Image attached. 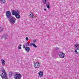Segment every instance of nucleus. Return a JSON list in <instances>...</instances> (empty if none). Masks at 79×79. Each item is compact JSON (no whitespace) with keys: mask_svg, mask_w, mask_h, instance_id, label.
<instances>
[{"mask_svg":"<svg viewBox=\"0 0 79 79\" xmlns=\"http://www.w3.org/2000/svg\"><path fill=\"white\" fill-rule=\"evenodd\" d=\"M47 10V9L46 8L44 9V11H46Z\"/></svg>","mask_w":79,"mask_h":79,"instance_id":"b1692460","label":"nucleus"},{"mask_svg":"<svg viewBox=\"0 0 79 79\" xmlns=\"http://www.w3.org/2000/svg\"><path fill=\"white\" fill-rule=\"evenodd\" d=\"M34 15L33 14H31V13H30V16L31 17V18H32L33 17H34Z\"/></svg>","mask_w":79,"mask_h":79,"instance_id":"a211bd4d","label":"nucleus"},{"mask_svg":"<svg viewBox=\"0 0 79 79\" xmlns=\"http://www.w3.org/2000/svg\"><path fill=\"white\" fill-rule=\"evenodd\" d=\"M6 16L8 19L10 24L12 25L14 24L15 23H16V18L12 16L11 15V12L10 11H7L6 12Z\"/></svg>","mask_w":79,"mask_h":79,"instance_id":"f257e3e1","label":"nucleus"},{"mask_svg":"<svg viewBox=\"0 0 79 79\" xmlns=\"http://www.w3.org/2000/svg\"><path fill=\"white\" fill-rule=\"evenodd\" d=\"M13 74V72H10L9 73V77H11V76H12V74Z\"/></svg>","mask_w":79,"mask_h":79,"instance_id":"2eb2a0df","label":"nucleus"},{"mask_svg":"<svg viewBox=\"0 0 79 79\" xmlns=\"http://www.w3.org/2000/svg\"><path fill=\"white\" fill-rule=\"evenodd\" d=\"M77 50H79V49L78 48H77L75 49V52L76 53V54L78 55V54H79V53H78L77 51Z\"/></svg>","mask_w":79,"mask_h":79,"instance_id":"dca6fc26","label":"nucleus"},{"mask_svg":"<svg viewBox=\"0 0 79 79\" xmlns=\"http://www.w3.org/2000/svg\"><path fill=\"white\" fill-rule=\"evenodd\" d=\"M0 75L3 79H7V74L4 68L2 67L1 69Z\"/></svg>","mask_w":79,"mask_h":79,"instance_id":"f03ea898","label":"nucleus"},{"mask_svg":"<svg viewBox=\"0 0 79 79\" xmlns=\"http://www.w3.org/2000/svg\"><path fill=\"white\" fill-rule=\"evenodd\" d=\"M0 2L2 3H5V0H0Z\"/></svg>","mask_w":79,"mask_h":79,"instance_id":"f3484780","label":"nucleus"},{"mask_svg":"<svg viewBox=\"0 0 79 79\" xmlns=\"http://www.w3.org/2000/svg\"><path fill=\"white\" fill-rule=\"evenodd\" d=\"M7 36H8L7 35H4L2 37L1 39H2V38H4V39L6 40V39H7Z\"/></svg>","mask_w":79,"mask_h":79,"instance_id":"f8f14e48","label":"nucleus"},{"mask_svg":"<svg viewBox=\"0 0 79 79\" xmlns=\"http://www.w3.org/2000/svg\"><path fill=\"white\" fill-rule=\"evenodd\" d=\"M3 28H2V27H0V32H2V31H3Z\"/></svg>","mask_w":79,"mask_h":79,"instance_id":"aec40b11","label":"nucleus"},{"mask_svg":"<svg viewBox=\"0 0 79 79\" xmlns=\"http://www.w3.org/2000/svg\"><path fill=\"white\" fill-rule=\"evenodd\" d=\"M48 0H43V3L44 4H46L47 3Z\"/></svg>","mask_w":79,"mask_h":79,"instance_id":"4468645a","label":"nucleus"},{"mask_svg":"<svg viewBox=\"0 0 79 79\" xmlns=\"http://www.w3.org/2000/svg\"><path fill=\"white\" fill-rule=\"evenodd\" d=\"M49 4H50V3L49 2H48V3L46 4V6L48 9H50V6H49Z\"/></svg>","mask_w":79,"mask_h":79,"instance_id":"ddd939ff","label":"nucleus"},{"mask_svg":"<svg viewBox=\"0 0 79 79\" xmlns=\"http://www.w3.org/2000/svg\"><path fill=\"white\" fill-rule=\"evenodd\" d=\"M25 39L26 40H28V37H26Z\"/></svg>","mask_w":79,"mask_h":79,"instance_id":"5701e85b","label":"nucleus"},{"mask_svg":"<svg viewBox=\"0 0 79 79\" xmlns=\"http://www.w3.org/2000/svg\"><path fill=\"white\" fill-rule=\"evenodd\" d=\"M11 13L12 15H14L17 19H19L21 18L20 15H19L20 13L19 10H17L16 11L14 10H13L12 11Z\"/></svg>","mask_w":79,"mask_h":79,"instance_id":"7ed1b4c3","label":"nucleus"},{"mask_svg":"<svg viewBox=\"0 0 79 79\" xmlns=\"http://www.w3.org/2000/svg\"><path fill=\"white\" fill-rule=\"evenodd\" d=\"M39 76L40 77H42L43 76V72L40 71L39 73Z\"/></svg>","mask_w":79,"mask_h":79,"instance_id":"9b49d317","label":"nucleus"},{"mask_svg":"<svg viewBox=\"0 0 79 79\" xmlns=\"http://www.w3.org/2000/svg\"><path fill=\"white\" fill-rule=\"evenodd\" d=\"M74 47H75V48H79V44H78V43H76V44L74 45Z\"/></svg>","mask_w":79,"mask_h":79,"instance_id":"1a4fd4ad","label":"nucleus"},{"mask_svg":"<svg viewBox=\"0 0 79 79\" xmlns=\"http://www.w3.org/2000/svg\"><path fill=\"white\" fill-rule=\"evenodd\" d=\"M33 42L34 43H35L36 42V40H33Z\"/></svg>","mask_w":79,"mask_h":79,"instance_id":"4be33fe9","label":"nucleus"},{"mask_svg":"<svg viewBox=\"0 0 79 79\" xmlns=\"http://www.w3.org/2000/svg\"><path fill=\"white\" fill-rule=\"evenodd\" d=\"M55 49L56 50H58L59 49V48H57V47H56L55 48Z\"/></svg>","mask_w":79,"mask_h":79,"instance_id":"412c9836","label":"nucleus"},{"mask_svg":"<svg viewBox=\"0 0 79 79\" xmlns=\"http://www.w3.org/2000/svg\"><path fill=\"white\" fill-rule=\"evenodd\" d=\"M23 45V46H24V47H23V48H25V45Z\"/></svg>","mask_w":79,"mask_h":79,"instance_id":"393cba45","label":"nucleus"},{"mask_svg":"<svg viewBox=\"0 0 79 79\" xmlns=\"http://www.w3.org/2000/svg\"><path fill=\"white\" fill-rule=\"evenodd\" d=\"M22 76L19 73L15 72V74L14 77L15 79H21Z\"/></svg>","mask_w":79,"mask_h":79,"instance_id":"20e7f679","label":"nucleus"},{"mask_svg":"<svg viewBox=\"0 0 79 79\" xmlns=\"http://www.w3.org/2000/svg\"><path fill=\"white\" fill-rule=\"evenodd\" d=\"M34 66L35 68H38L40 67L39 62H35L34 63Z\"/></svg>","mask_w":79,"mask_h":79,"instance_id":"423d86ee","label":"nucleus"},{"mask_svg":"<svg viewBox=\"0 0 79 79\" xmlns=\"http://www.w3.org/2000/svg\"><path fill=\"white\" fill-rule=\"evenodd\" d=\"M25 50L27 52H29L30 51V48L28 47H26L25 48Z\"/></svg>","mask_w":79,"mask_h":79,"instance_id":"6e6552de","label":"nucleus"},{"mask_svg":"<svg viewBox=\"0 0 79 79\" xmlns=\"http://www.w3.org/2000/svg\"><path fill=\"white\" fill-rule=\"evenodd\" d=\"M22 46V45H20L19 46H18V48L20 50H21V46Z\"/></svg>","mask_w":79,"mask_h":79,"instance_id":"6ab92c4d","label":"nucleus"},{"mask_svg":"<svg viewBox=\"0 0 79 79\" xmlns=\"http://www.w3.org/2000/svg\"><path fill=\"white\" fill-rule=\"evenodd\" d=\"M2 64L3 66H4L5 64V61L4 60H3V59H1Z\"/></svg>","mask_w":79,"mask_h":79,"instance_id":"9d476101","label":"nucleus"},{"mask_svg":"<svg viewBox=\"0 0 79 79\" xmlns=\"http://www.w3.org/2000/svg\"><path fill=\"white\" fill-rule=\"evenodd\" d=\"M65 55L64 53L63 52H60L59 53V56L61 58H64Z\"/></svg>","mask_w":79,"mask_h":79,"instance_id":"0eeeda50","label":"nucleus"},{"mask_svg":"<svg viewBox=\"0 0 79 79\" xmlns=\"http://www.w3.org/2000/svg\"><path fill=\"white\" fill-rule=\"evenodd\" d=\"M25 45L27 47V46H29L30 47L31 46L34 47L35 48H37V46L34 43H31L29 44V43H26L25 44Z\"/></svg>","mask_w":79,"mask_h":79,"instance_id":"39448f33","label":"nucleus"}]
</instances>
